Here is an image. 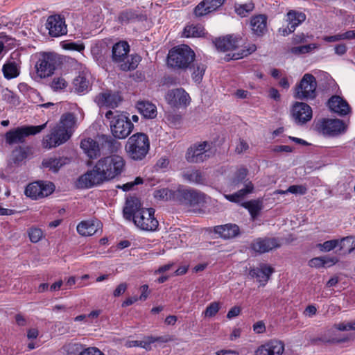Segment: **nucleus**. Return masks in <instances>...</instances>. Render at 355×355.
Wrapping results in <instances>:
<instances>
[{"instance_id":"f257e3e1","label":"nucleus","mask_w":355,"mask_h":355,"mask_svg":"<svg viewBox=\"0 0 355 355\" xmlns=\"http://www.w3.org/2000/svg\"><path fill=\"white\" fill-rule=\"evenodd\" d=\"M125 168V161L123 157L111 155L101 158L92 170L79 177L78 186L81 188H92L104 182L120 176Z\"/></svg>"},{"instance_id":"f03ea898","label":"nucleus","mask_w":355,"mask_h":355,"mask_svg":"<svg viewBox=\"0 0 355 355\" xmlns=\"http://www.w3.org/2000/svg\"><path fill=\"white\" fill-rule=\"evenodd\" d=\"M123 212L126 220L133 221L141 230L155 231L159 225L158 220L155 217V209L141 207L139 199L136 197L127 199Z\"/></svg>"},{"instance_id":"7ed1b4c3","label":"nucleus","mask_w":355,"mask_h":355,"mask_svg":"<svg viewBox=\"0 0 355 355\" xmlns=\"http://www.w3.org/2000/svg\"><path fill=\"white\" fill-rule=\"evenodd\" d=\"M130 45L128 42L121 40L115 43L112 49V60L123 71L135 70L141 58L138 54L129 55Z\"/></svg>"},{"instance_id":"20e7f679","label":"nucleus","mask_w":355,"mask_h":355,"mask_svg":"<svg viewBox=\"0 0 355 355\" xmlns=\"http://www.w3.org/2000/svg\"><path fill=\"white\" fill-rule=\"evenodd\" d=\"M196 53L187 44L178 45L168 51L166 63L169 68L175 71H186L193 63Z\"/></svg>"},{"instance_id":"39448f33","label":"nucleus","mask_w":355,"mask_h":355,"mask_svg":"<svg viewBox=\"0 0 355 355\" xmlns=\"http://www.w3.org/2000/svg\"><path fill=\"white\" fill-rule=\"evenodd\" d=\"M150 150L148 136L143 132H137L130 136L125 146L128 157L134 161H142Z\"/></svg>"},{"instance_id":"423d86ee","label":"nucleus","mask_w":355,"mask_h":355,"mask_svg":"<svg viewBox=\"0 0 355 355\" xmlns=\"http://www.w3.org/2000/svg\"><path fill=\"white\" fill-rule=\"evenodd\" d=\"M105 117L110 121V129L114 138L125 139L132 131L134 125L130 119L124 114H119L109 110L105 113Z\"/></svg>"},{"instance_id":"0eeeda50","label":"nucleus","mask_w":355,"mask_h":355,"mask_svg":"<svg viewBox=\"0 0 355 355\" xmlns=\"http://www.w3.org/2000/svg\"><path fill=\"white\" fill-rule=\"evenodd\" d=\"M346 125L343 121L338 119L321 118L314 122L315 130L328 137H334L344 133Z\"/></svg>"},{"instance_id":"6e6552de","label":"nucleus","mask_w":355,"mask_h":355,"mask_svg":"<svg viewBox=\"0 0 355 355\" xmlns=\"http://www.w3.org/2000/svg\"><path fill=\"white\" fill-rule=\"evenodd\" d=\"M316 89L315 77L311 73H305L295 87L294 97L301 101L313 100L317 96Z\"/></svg>"},{"instance_id":"1a4fd4ad","label":"nucleus","mask_w":355,"mask_h":355,"mask_svg":"<svg viewBox=\"0 0 355 355\" xmlns=\"http://www.w3.org/2000/svg\"><path fill=\"white\" fill-rule=\"evenodd\" d=\"M58 61L57 55L54 53H40L35 66L37 76L41 78H44L53 75Z\"/></svg>"},{"instance_id":"9d476101","label":"nucleus","mask_w":355,"mask_h":355,"mask_svg":"<svg viewBox=\"0 0 355 355\" xmlns=\"http://www.w3.org/2000/svg\"><path fill=\"white\" fill-rule=\"evenodd\" d=\"M205 196L203 193L194 189H184L179 186L175 190L173 201L181 205L196 206L204 202Z\"/></svg>"},{"instance_id":"9b49d317","label":"nucleus","mask_w":355,"mask_h":355,"mask_svg":"<svg viewBox=\"0 0 355 355\" xmlns=\"http://www.w3.org/2000/svg\"><path fill=\"white\" fill-rule=\"evenodd\" d=\"M55 190V185L51 182L38 180L30 183L25 189L26 196L37 200L51 195Z\"/></svg>"},{"instance_id":"f8f14e48","label":"nucleus","mask_w":355,"mask_h":355,"mask_svg":"<svg viewBox=\"0 0 355 355\" xmlns=\"http://www.w3.org/2000/svg\"><path fill=\"white\" fill-rule=\"evenodd\" d=\"M211 144L207 141L193 144L187 150V160L189 162L200 163L207 159L212 154Z\"/></svg>"},{"instance_id":"ddd939ff","label":"nucleus","mask_w":355,"mask_h":355,"mask_svg":"<svg viewBox=\"0 0 355 355\" xmlns=\"http://www.w3.org/2000/svg\"><path fill=\"white\" fill-rule=\"evenodd\" d=\"M165 100L172 107H187L191 103L189 94L182 87L169 89L166 95Z\"/></svg>"},{"instance_id":"4468645a","label":"nucleus","mask_w":355,"mask_h":355,"mask_svg":"<svg viewBox=\"0 0 355 355\" xmlns=\"http://www.w3.org/2000/svg\"><path fill=\"white\" fill-rule=\"evenodd\" d=\"M71 136L67 130H62L57 125L46 135L42 141V146L45 148L57 147L67 141Z\"/></svg>"},{"instance_id":"2eb2a0df","label":"nucleus","mask_w":355,"mask_h":355,"mask_svg":"<svg viewBox=\"0 0 355 355\" xmlns=\"http://www.w3.org/2000/svg\"><path fill=\"white\" fill-rule=\"evenodd\" d=\"M281 246L279 240L275 237H259L254 239L250 245L251 250L259 253L264 254L272 250L279 248Z\"/></svg>"},{"instance_id":"dca6fc26","label":"nucleus","mask_w":355,"mask_h":355,"mask_svg":"<svg viewBox=\"0 0 355 355\" xmlns=\"http://www.w3.org/2000/svg\"><path fill=\"white\" fill-rule=\"evenodd\" d=\"M46 27L51 37H58L67 33L65 18L59 14L49 16L46 21Z\"/></svg>"},{"instance_id":"f3484780","label":"nucleus","mask_w":355,"mask_h":355,"mask_svg":"<svg viewBox=\"0 0 355 355\" xmlns=\"http://www.w3.org/2000/svg\"><path fill=\"white\" fill-rule=\"evenodd\" d=\"M306 19V15L301 12L290 10L286 15L288 24L286 27L278 29L279 33L282 36H287L293 33L296 28Z\"/></svg>"},{"instance_id":"a211bd4d","label":"nucleus","mask_w":355,"mask_h":355,"mask_svg":"<svg viewBox=\"0 0 355 355\" xmlns=\"http://www.w3.org/2000/svg\"><path fill=\"white\" fill-rule=\"evenodd\" d=\"M291 114L297 124H304L312 119L311 107L304 102H295L291 108Z\"/></svg>"},{"instance_id":"6ab92c4d","label":"nucleus","mask_w":355,"mask_h":355,"mask_svg":"<svg viewBox=\"0 0 355 355\" xmlns=\"http://www.w3.org/2000/svg\"><path fill=\"white\" fill-rule=\"evenodd\" d=\"M103 224L97 219L86 220L80 222L76 230L83 236H91L102 232Z\"/></svg>"},{"instance_id":"aec40b11","label":"nucleus","mask_w":355,"mask_h":355,"mask_svg":"<svg viewBox=\"0 0 355 355\" xmlns=\"http://www.w3.org/2000/svg\"><path fill=\"white\" fill-rule=\"evenodd\" d=\"M285 345L283 341L270 340L260 345L254 352L255 355H282Z\"/></svg>"},{"instance_id":"412c9836","label":"nucleus","mask_w":355,"mask_h":355,"mask_svg":"<svg viewBox=\"0 0 355 355\" xmlns=\"http://www.w3.org/2000/svg\"><path fill=\"white\" fill-rule=\"evenodd\" d=\"M274 272L275 269L272 266L261 263L259 268H251L249 270V275L252 278H256L260 285L264 286Z\"/></svg>"},{"instance_id":"4be33fe9","label":"nucleus","mask_w":355,"mask_h":355,"mask_svg":"<svg viewBox=\"0 0 355 355\" xmlns=\"http://www.w3.org/2000/svg\"><path fill=\"white\" fill-rule=\"evenodd\" d=\"M225 2V0H203L194 8L193 14L197 17H201L216 10Z\"/></svg>"},{"instance_id":"5701e85b","label":"nucleus","mask_w":355,"mask_h":355,"mask_svg":"<svg viewBox=\"0 0 355 355\" xmlns=\"http://www.w3.org/2000/svg\"><path fill=\"white\" fill-rule=\"evenodd\" d=\"M328 106L331 111L340 116H345L350 112L348 103L339 96H332L328 101Z\"/></svg>"},{"instance_id":"b1692460","label":"nucleus","mask_w":355,"mask_h":355,"mask_svg":"<svg viewBox=\"0 0 355 355\" xmlns=\"http://www.w3.org/2000/svg\"><path fill=\"white\" fill-rule=\"evenodd\" d=\"M214 43L216 48L221 52L233 51L239 46V40L237 37L230 35L223 37L216 38L214 41Z\"/></svg>"},{"instance_id":"393cba45","label":"nucleus","mask_w":355,"mask_h":355,"mask_svg":"<svg viewBox=\"0 0 355 355\" xmlns=\"http://www.w3.org/2000/svg\"><path fill=\"white\" fill-rule=\"evenodd\" d=\"M216 234L220 237L230 239L238 236L240 234V228L236 224L227 223L223 225H216L214 228Z\"/></svg>"},{"instance_id":"a878e982","label":"nucleus","mask_w":355,"mask_h":355,"mask_svg":"<svg viewBox=\"0 0 355 355\" xmlns=\"http://www.w3.org/2000/svg\"><path fill=\"white\" fill-rule=\"evenodd\" d=\"M122 98L118 94H111L109 92L100 93L96 96V101L101 106H105L109 108H115L118 107Z\"/></svg>"},{"instance_id":"bb28decb","label":"nucleus","mask_w":355,"mask_h":355,"mask_svg":"<svg viewBox=\"0 0 355 355\" xmlns=\"http://www.w3.org/2000/svg\"><path fill=\"white\" fill-rule=\"evenodd\" d=\"M80 148L90 159H96L101 155L99 144L92 138L83 139L80 142Z\"/></svg>"},{"instance_id":"cd10ccee","label":"nucleus","mask_w":355,"mask_h":355,"mask_svg":"<svg viewBox=\"0 0 355 355\" xmlns=\"http://www.w3.org/2000/svg\"><path fill=\"white\" fill-rule=\"evenodd\" d=\"M141 19L142 15L139 14L136 10L126 8L119 12L116 21L121 25H126L136 21H140Z\"/></svg>"},{"instance_id":"c85d7f7f","label":"nucleus","mask_w":355,"mask_h":355,"mask_svg":"<svg viewBox=\"0 0 355 355\" xmlns=\"http://www.w3.org/2000/svg\"><path fill=\"white\" fill-rule=\"evenodd\" d=\"M171 340L168 336H148L144 338L142 340H133L132 341V345L134 347H139L145 349L147 351H150L152 349L151 345L156 342L158 343H167Z\"/></svg>"},{"instance_id":"c756f323","label":"nucleus","mask_w":355,"mask_h":355,"mask_svg":"<svg viewBox=\"0 0 355 355\" xmlns=\"http://www.w3.org/2000/svg\"><path fill=\"white\" fill-rule=\"evenodd\" d=\"M26 137L27 133L24 126L12 129L5 135L6 142L9 145L23 143Z\"/></svg>"},{"instance_id":"7c9ffc66","label":"nucleus","mask_w":355,"mask_h":355,"mask_svg":"<svg viewBox=\"0 0 355 355\" xmlns=\"http://www.w3.org/2000/svg\"><path fill=\"white\" fill-rule=\"evenodd\" d=\"M252 31L257 36H262L267 31V17L265 15H258L250 19Z\"/></svg>"},{"instance_id":"2f4dec72","label":"nucleus","mask_w":355,"mask_h":355,"mask_svg":"<svg viewBox=\"0 0 355 355\" xmlns=\"http://www.w3.org/2000/svg\"><path fill=\"white\" fill-rule=\"evenodd\" d=\"M136 107L145 119H154L157 116V111L155 105L148 101H138Z\"/></svg>"},{"instance_id":"473e14b6","label":"nucleus","mask_w":355,"mask_h":355,"mask_svg":"<svg viewBox=\"0 0 355 355\" xmlns=\"http://www.w3.org/2000/svg\"><path fill=\"white\" fill-rule=\"evenodd\" d=\"M254 191V185L251 181H248L245 184V187L239 190L234 193L225 195V198L232 202L238 203L247 195L252 193Z\"/></svg>"},{"instance_id":"72a5a7b5","label":"nucleus","mask_w":355,"mask_h":355,"mask_svg":"<svg viewBox=\"0 0 355 355\" xmlns=\"http://www.w3.org/2000/svg\"><path fill=\"white\" fill-rule=\"evenodd\" d=\"M69 161L70 159L68 157H60L58 158L49 157L47 159H44L42 161V166L44 168H49V170L52 171L54 173H56L62 166L69 163Z\"/></svg>"},{"instance_id":"f704fd0d","label":"nucleus","mask_w":355,"mask_h":355,"mask_svg":"<svg viewBox=\"0 0 355 355\" xmlns=\"http://www.w3.org/2000/svg\"><path fill=\"white\" fill-rule=\"evenodd\" d=\"M183 178L191 183L196 184H205L206 182V178L205 175L197 169H187L183 172Z\"/></svg>"},{"instance_id":"c9c22d12","label":"nucleus","mask_w":355,"mask_h":355,"mask_svg":"<svg viewBox=\"0 0 355 355\" xmlns=\"http://www.w3.org/2000/svg\"><path fill=\"white\" fill-rule=\"evenodd\" d=\"M2 73L7 80L18 77L20 74V67L15 61H7L2 67Z\"/></svg>"},{"instance_id":"e433bc0d","label":"nucleus","mask_w":355,"mask_h":355,"mask_svg":"<svg viewBox=\"0 0 355 355\" xmlns=\"http://www.w3.org/2000/svg\"><path fill=\"white\" fill-rule=\"evenodd\" d=\"M101 150L108 153H115L119 149L121 144L111 136L103 135L101 137Z\"/></svg>"},{"instance_id":"4c0bfd02","label":"nucleus","mask_w":355,"mask_h":355,"mask_svg":"<svg viewBox=\"0 0 355 355\" xmlns=\"http://www.w3.org/2000/svg\"><path fill=\"white\" fill-rule=\"evenodd\" d=\"M206 34L204 26L201 24H189L183 30L182 36L184 37H201Z\"/></svg>"},{"instance_id":"58836bf2","label":"nucleus","mask_w":355,"mask_h":355,"mask_svg":"<svg viewBox=\"0 0 355 355\" xmlns=\"http://www.w3.org/2000/svg\"><path fill=\"white\" fill-rule=\"evenodd\" d=\"M76 123V119L74 114L71 112H67L62 115L60 122L57 125L62 130H67L71 136Z\"/></svg>"},{"instance_id":"ea45409f","label":"nucleus","mask_w":355,"mask_h":355,"mask_svg":"<svg viewBox=\"0 0 355 355\" xmlns=\"http://www.w3.org/2000/svg\"><path fill=\"white\" fill-rule=\"evenodd\" d=\"M241 206L246 209L252 219H255L263 208V202L261 200H250L242 202Z\"/></svg>"},{"instance_id":"a19ab883","label":"nucleus","mask_w":355,"mask_h":355,"mask_svg":"<svg viewBox=\"0 0 355 355\" xmlns=\"http://www.w3.org/2000/svg\"><path fill=\"white\" fill-rule=\"evenodd\" d=\"M89 82L83 73H80L73 80V88L78 94L88 92Z\"/></svg>"},{"instance_id":"79ce46f5","label":"nucleus","mask_w":355,"mask_h":355,"mask_svg":"<svg viewBox=\"0 0 355 355\" xmlns=\"http://www.w3.org/2000/svg\"><path fill=\"white\" fill-rule=\"evenodd\" d=\"M207 69V65L202 62H196L193 64L191 78L193 80L199 84L202 82Z\"/></svg>"},{"instance_id":"37998d69","label":"nucleus","mask_w":355,"mask_h":355,"mask_svg":"<svg viewBox=\"0 0 355 355\" xmlns=\"http://www.w3.org/2000/svg\"><path fill=\"white\" fill-rule=\"evenodd\" d=\"M254 8V4L252 1L243 4L235 3L234 5L235 12L241 17H247Z\"/></svg>"},{"instance_id":"c03bdc74","label":"nucleus","mask_w":355,"mask_h":355,"mask_svg":"<svg viewBox=\"0 0 355 355\" xmlns=\"http://www.w3.org/2000/svg\"><path fill=\"white\" fill-rule=\"evenodd\" d=\"M248 169L245 168H239L232 180V184L234 187H239V186L242 183H247L248 179H246L248 175Z\"/></svg>"},{"instance_id":"a18cd8bd","label":"nucleus","mask_w":355,"mask_h":355,"mask_svg":"<svg viewBox=\"0 0 355 355\" xmlns=\"http://www.w3.org/2000/svg\"><path fill=\"white\" fill-rule=\"evenodd\" d=\"M340 250L345 253H351L355 250V237L346 236L340 240Z\"/></svg>"},{"instance_id":"49530a36","label":"nucleus","mask_w":355,"mask_h":355,"mask_svg":"<svg viewBox=\"0 0 355 355\" xmlns=\"http://www.w3.org/2000/svg\"><path fill=\"white\" fill-rule=\"evenodd\" d=\"M318 48V44L313 43L306 45H301L298 46H293L289 49V52L291 54L300 55L311 53L312 51Z\"/></svg>"},{"instance_id":"de8ad7c7","label":"nucleus","mask_w":355,"mask_h":355,"mask_svg":"<svg viewBox=\"0 0 355 355\" xmlns=\"http://www.w3.org/2000/svg\"><path fill=\"white\" fill-rule=\"evenodd\" d=\"M174 192L175 190H171L168 188H162L155 191L154 197L158 200L173 201Z\"/></svg>"},{"instance_id":"09e8293b","label":"nucleus","mask_w":355,"mask_h":355,"mask_svg":"<svg viewBox=\"0 0 355 355\" xmlns=\"http://www.w3.org/2000/svg\"><path fill=\"white\" fill-rule=\"evenodd\" d=\"M62 47L64 50L82 52L85 50V44L82 41L70 42L64 41L62 42Z\"/></svg>"},{"instance_id":"8fccbe9b","label":"nucleus","mask_w":355,"mask_h":355,"mask_svg":"<svg viewBox=\"0 0 355 355\" xmlns=\"http://www.w3.org/2000/svg\"><path fill=\"white\" fill-rule=\"evenodd\" d=\"M63 348L67 355H80L85 349L83 345L78 343H69Z\"/></svg>"},{"instance_id":"3c124183","label":"nucleus","mask_w":355,"mask_h":355,"mask_svg":"<svg viewBox=\"0 0 355 355\" xmlns=\"http://www.w3.org/2000/svg\"><path fill=\"white\" fill-rule=\"evenodd\" d=\"M29 239L33 243H37L43 237V232L37 227H31L28 231Z\"/></svg>"},{"instance_id":"603ef678","label":"nucleus","mask_w":355,"mask_h":355,"mask_svg":"<svg viewBox=\"0 0 355 355\" xmlns=\"http://www.w3.org/2000/svg\"><path fill=\"white\" fill-rule=\"evenodd\" d=\"M340 240L339 239H333L324 241L323 243H320L318 245L319 248L322 251L329 252L336 247H340Z\"/></svg>"},{"instance_id":"864d4df0","label":"nucleus","mask_w":355,"mask_h":355,"mask_svg":"<svg viewBox=\"0 0 355 355\" xmlns=\"http://www.w3.org/2000/svg\"><path fill=\"white\" fill-rule=\"evenodd\" d=\"M220 308V306L219 302H213L207 306L203 313L205 314V317L211 318L216 315Z\"/></svg>"},{"instance_id":"5fc2aeb1","label":"nucleus","mask_w":355,"mask_h":355,"mask_svg":"<svg viewBox=\"0 0 355 355\" xmlns=\"http://www.w3.org/2000/svg\"><path fill=\"white\" fill-rule=\"evenodd\" d=\"M67 85V82L62 77H55L51 84V88L55 91L64 89Z\"/></svg>"},{"instance_id":"6e6d98bb","label":"nucleus","mask_w":355,"mask_h":355,"mask_svg":"<svg viewBox=\"0 0 355 355\" xmlns=\"http://www.w3.org/2000/svg\"><path fill=\"white\" fill-rule=\"evenodd\" d=\"M144 180L141 177H137L134 181L127 182L123 185H118L116 188L122 189L123 191H128L133 189L136 185L143 184Z\"/></svg>"},{"instance_id":"4d7b16f0","label":"nucleus","mask_w":355,"mask_h":355,"mask_svg":"<svg viewBox=\"0 0 355 355\" xmlns=\"http://www.w3.org/2000/svg\"><path fill=\"white\" fill-rule=\"evenodd\" d=\"M47 123H45L44 124L40 125H29V126H24L25 130L27 133V137L29 135H34L39 132H40L42 130H43L46 127Z\"/></svg>"},{"instance_id":"13d9d810","label":"nucleus","mask_w":355,"mask_h":355,"mask_svg":"<svg viewBox=\"0 0 355 355\" xmlns=\"http://www.w3.org/2000/svg\"><path fill=\"white\" fill-rule=\"evenodd\" d=\"M287 191L293 194L304 195L307 192V188L305 185H291L287 189Z\"/></svg>"},{"instance_id":"bf43d9fd","label":"nucleus","mask_w":355,"mask_h":355,"mask_svg":"<svg viewBox=\"0 0 355 355\" xmlns=\"http://www.w3.org/2000/svg\"><path fill=\"white\" fill-rule=\"evenodd\" d=\"M327 263L328 261L322 257H315L309 261V265L311 267L320 268L324 267Z\"/></svg>"},{"instance_id":"052dcab7","label":"nucleus","mask_w":355,"mask_h":355,"mask_svg":"<svg viewBox=\"0 0 355 355\" xmlns=\"http://www.w3.org/2000/svg\"><path fill=\"white\" fill-rule=\"evenodd\" d=\"M257 50V46L254 44H249L246 49H243L241 53H238V56L234 59H239L246 57Z\"/></svg>"},{"instance_id":"680f3d73","label":"nucleus","mask_w":355,"mask_h":355,"mask_svg":"<svg viewBox=\"0 0 355 355\" xmlns=\"http://www.w3.org/2000/svg\"><path fill=\"white\" fill-rule=\"evenodd\" d=\"M348 340L347 338H333L331 339H327L325 337H320L316 339H314V341H320L323 343H345Z\"/></svg>"},{"instance_id":"e2e57ef3","label":"nucleus","mask_w":355,"mask_h":355,"mask_svg":"<svg viewBox=\"0 0 355 355\" xmlns=\"http://www.w3.org/2000/svg\"><path fill=\"white\" fill-rule=\"evenodd\" d=\"M80 355H105L98 348L95 347H89L85 348Z\"/></svg>"},{"instance_id":"0e129e2a","label":"nucleus","mask_w":355,"mask_h":355,"mask_svg":"<svg viewBox=\"0 0 355 355\" xmlns=\"http://www.w3.org/2000/svg\"><path fill=\"white\" fill-rule=\"evenodd\" d=\"M139 289L141 291V295L138 297L139 300L141 301H146L150 293L148 285L144 284L140 286Z\"/></svg>"},{"instance_id":"69168bd1","label":"nucleus","mask_w":355,"mask_h":355,"mask_svg":"<svg viewBox=\"0 0 355 355\" xmlns=\"http://www.w3.org/2000/svg\"><path fill=\"white\" fill-rule=\"evenodd\" d=\"M308 36H306L304 33H302L300 34H295L292 37V43L293 44H303L307 42Z\"/></svg>"},{"instance_id":"338daca9","label":"nucleus","mask_w":355,"mask_h":355,"mask_svg":"<svg viewBox=\"0 0 355 355\" xmlns=\"http://www.w3.org/2000/svg\"><path fill=\"white\" fill-rule=\"evenodd\" d=\"M128 288V284L125 282L121 283L117 286L115 290L113 291V295L115 297L121 296L123 294Z\"/></svg>"},{"instance_id":"774afa93","label":"nucleus","mask_w":355,"mask_h":355,"mask_svg":"<svg viewBox=\"0 0 355 355\" xmlns=\"http://www.w3.org/2000/svg\"><path fill=\"white\" fill-rule=\"evenodd\" d=\"M253 331L258 334L266 331V325L263 321H258L253 324Z\"/></svg>"}]
</instances>
